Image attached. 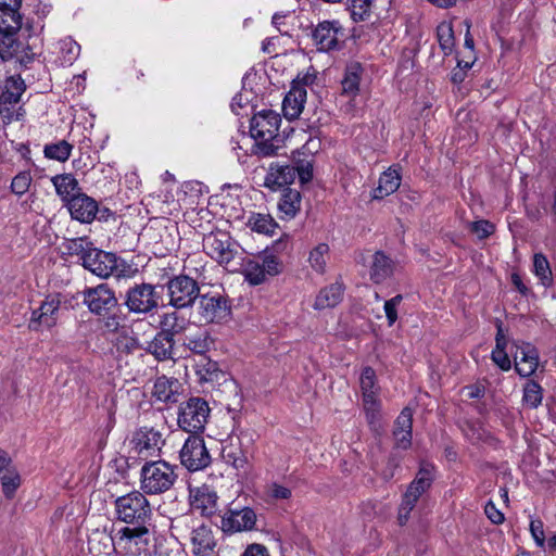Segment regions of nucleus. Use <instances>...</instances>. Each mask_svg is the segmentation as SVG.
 Here are the masks:
<instances>
[{"label": "nucleus", "instance_id": "f257e3e1", "mask_svg": "<svg viewBox=\"0 0 556 556\" xmlns=\"http://www.w3.org/2000/svg\"><path fill=\"white\" fill-rule=\"evenodd\" d=\"M81 294L89 312L100 317L109 330L116 331L126 321L127 315L123 312V304H119L115 292L108 283L86 288Z\"/></svg>", "mask_w": 556, "mask_h": 556}, {"label": "nucleus", "instance_id": "f03ea898", "mask_svg": "<svg viewBox=\"0 0 556 556\" xmlns=\"http://www.w3.org/2000/svg\"><path fill=\"white\" fill-rule=\"evenodd\" d=\"M160 288L161 291L164 288L167 289L168 304L175 309L192 307L201 294L199 282L185 274L168 277L167 281L161 285Z\"/></svg>", "mask_w": 556, "mask_h": 556}, {"label": "nucleus", "instance_id": "7ed1b4c3", "mask_svg": "<svg viewBox=\"0 0 556 556\" xmlns=\"http://www.w3.org/2000/svg\"><path fill=\"white\" fill-rule=\"evenodd\" d=\"M116 519L124 523H148L152 510L146 495L139 491L118 496L114 501Z\"/></svg>", "mask_w": 556, "mask_h": 556}, {"label": "nucleus", "instance_id": "20e7f679", "mask_svg": "<svg viewBox=\"0 0 556 556\" xmlns=\"http://www.w3.org/2000/svg\"><path fill=\"white\" fill-rule=\"evenodd\" d=\"M141 489L146 494L168 491L177 479L174 467L165 460L147 462L140 472Z\"/></svg>", "mask_w": 556, "mask_h": 556}, {"label": "nucleus", "instance_id": "39448f33", "mask_svg": "<svg viewBox=\"0 0 556 556\" xmlns=\"http://www.w3.org/2000/svg\"><path fill=\"white\" fill-rule=\"evenodd\" d=\"M208 403L199 396H192L179 406L177 422L189 434H202L210 416Z\"/></svg>", "mask_w": 556, "mask_h": 556}, {"label": "nucleus", "instance_id": "423d86ee", "mask_svg": "<svg viewBox=\"0 0 556 556\" xmlns=\"http://www.w3.org/2000/svg\"><path fill=\"white\" fill-rule=\"evenodd\" d=\"M160 286L148 282L135 283L125 293L124 303L128 313L150 314L157 309L162 294L157 291Z\"/></svg>", "mask_w": 556, "mask_h": 556}, {"label": "nucleus", "instance_id": "0eeeda50", "mask_svg": "<svg viewBox=\"0 0 556 556\" xmlns=\"http://www.w3.org/2000/svg\"><path fill=\"white\" fill-rule=\"evenodd\" d=\"M179 458L181 465L190 472L202 470L212 462L201 434H189L179 452Z\"/></svg>", "mask_w": 556, "mask_h": 556}, {"label": "nucleus", "instance_id": "6e6552de", "mask_svg": "<svg viewBox=\"0 0 556 556\" xmlns=\"http://www.w3.org/2000/svg\"><path fill=\"white\" fill-rule=\"evenodd\" d=\"M199 314L205 323L226 321L231 316V305L227 295L204 293L199 296Z\"/></svg>", "mask_w": 556, "mask_h": 556}, {"label": "nucleus", "instance_id": "1a4fd4ad", "mask_svg": "<svg viewBox=\"0 0 556 556\" xmlns=\"http://www.w3.org/2000/svg\"><path fill=\"white\" fill-rule=\"evenodd\" d=\"M435 467L433 464L422 460L415 479L407 486L402 498V508L413 510L419 497L430 489L434 481Z\"/></svg>", "mask_w": 556, "mask_h": 556}, {"label": "nucleus", "instance_id": "9d476101", "mask_svg": "<svg viewBox=\"0 0 556 556\" xmlns=\"http://www.w3.org/2000/svg\"><path fill=\"white\" fill-rule=\"evenodd\" d=\"M281 117L273 110H262L255 113L250 121L251 137L255 140L269 138L283 141L279 135Z\"/></svg>", "mask_w": 556, "mask_h": 556}, {"label": "nucleus", "instance_id": "9b49d317", "mask_svg": "<svg viewBox=\"0 0 556 556\" xmlns=\"http://www.w3.org/2000/svg\"><path fill=\"white\" fill-rule=\"evenodd\" d=\"M231 238L226 232H211L203 239L205 253L219 264H229L237 251L233 249Z\"/></svg>", "mask_w": 556, "mask_h": 556}, {"label": "nucleus", "instance_id": "f8f14e48", "mask_svg": "<svg viewBox=\"0 0 556 556\" xmlns=\"http://www.w3.org/2000/svg\"><path fill=\"white\" fill-rule=\"evenodd\" d=\"M118 257L115 253L92 248L84 256L83 266L100 278H108L117 270Z\"/></svg>", "mask_w": 556, "mask_h": 556}, {"label": "nucleus", "instance_id": "ddd939ff", "mask_svg": "<svg viewBox=\"0 0 556 556\" xmlns=\"http://www.w3.org/2000/svg\"><path fill=\"white\" fill-rule=\"evenodd\" d=\"M256 523V514L251 507L229 509L222 516L220 529L224 533L231 534L242 531H251Z\"/></svg>", "mask_w": 556, "mask_h": 556}, {"label": "nucleus", "instance_id": "4468645a", "mask_svg": "<svg viewBox=\"0 0 556 556\" xmlns=\"http://www.w3.org/2000/svg\"><path fill=\"white\" fill-rule=\"evenodd\" d=\"M513 348L515 351L510 353L515 361L516 372L523 378L532 376L539 366L538 349L529 342H522L521 345L513 342Z\"/></svg>", "mask_w": 556, "mask_h": 556}, {"label": "nucleus", "instance_id": "2eb2a0df", "mask_svg": "<svg viewBox=\"0 0 556 556\" xmlns=\"http://www.w3.org/2000/svg\"><path fill=\"white\" fill-rule=\"evenodd\" d=\"M21 27L22 18L0 23V59L2 61H9L18 55L22 43L17 40L16 34Z\"/></svg>", "mask_w": 556, "mask_h": 556}, {"label": "nucleus", "instance_id": "dca6fc26", "mask_svg": "<svg viewBox=\"0 0 556 556\" xmlns=\"http://www.w3.org/2000/svg\"><path fill=\"white\" fill-rule=\"evenodd\" d=\"M339 33H342L339 21H323L312 29L311 36L319 51L328 52L340 48Z\"/></svg>", "mask_w": 556, "mask_h": 556}, {"label": "nucleus", "instance_id": "f3484780", "mask_svg": "<svg viewBox=\"0 0 556 556\" xmlns=\"http://www.w3.org/2000/svg\"><path fill=\"white\" fill-rule=\"evenodd\" d=\"M71 217L81 224H90L97 217L98 202L86 193H76L64 205Z\"/></svg>", "mask_w": 556, "mask_h": 556}, {"label": "nucleus", "instance_id": "a211bd4d", "mask_svg": "<svg viewBox=\"0 0 556 556\" xmlns=\"http://www.w3.org/2000/svg\"><path fill=\"white\" fill-rule=\"evenodd\" d=\"M191 553L193 556H214L217 547V540L212 528L207 525H200L191 531Z\"/></svg>", "mask_w": 556, "mask_h": 556}, {"label": "nucleus", "instance_id": "6ab92c4d", "mask_svg": "<svg viewBox=\"0 0 556 556\" xmlns=\"http://www.w3.org/2000/svg\"><path fill=\"white\" fill-rule=\"evenodd\" d=\"M413 409L404 407L400 415L396 417L393 427V437L395 440L394 447L401 450H408L412 445L413 439Z\"/></svg>", "mask_w": 556, "mask_h": 556}, {"label": "nucleus", "instance_id": "aec40b11", "mask_svg": "<svg viewBox=\"0 0 556 556\" xmlns=\"http://www.w3.org/2000/svg\"><path fill=\"white\" fill-rule=\"evenodd\" d=\"M294 168L290 164L271 163L264 186L276 191L289 187L295 179Z\"/></svg>", "mask_w": 556, "mask_h": 556}, {"label": "nucleus", "instance_id": "412c9836", "mask_svg": "<svg viewBox=\"0 0 556 556\" xmlns=\"http://www.w3.org/2000/svg\"><path fill=\"white\" fill-rule=\"evenodd\" d=\"M299 80L292 81L291 90L282 101V112L288 121L296 119L304 109L306 89L299 86Z\"/></svg>", "mask_w": 556, "mask_h": 556}, {"label": "nucleus", "instance_id": "4be33fe9", "mask_svg": "<svg viewBox=\"0 0 556 556\" xmlns=\"http://www.w3.org/2000/svg\"><path fill=\"white\" fill-rule=\"evenodd\" d=\"M175 339L157 331L149 342L146 351L154 356L157 362L175 359Z\"/></svg>", "mask_w": 556, "mask_h": 556}, {"label": "nucleus", "instance_id": "5701e85b", "mask_svg": "<svg viewBox=\"0 0 556 556\" xmlns=\"http://www.w3.org/2000/svg\"><path fill=\"white\" fill-rule=\"evenodd\" d=\"M60 307V300L48 296L39 307V315L36 318H30L28 328L38 331L40 326L52 328L56 325V313Z\"/></svg>", "mask_w": 556, "mask_h": 556}, {"label": "nucleus", "instance_id": "b1692460", "mask_svg": "<svg viewBox=\"0 0 556 556\" xmlns=\"http://www.w3.org/2000/svg\"><path fill=\"white\" fill-rule=\"evenodd\" d=\"M291 161V166L294 168V174L298 175L300 184L311 182L314 177V154L304 150H296L292 152Z\"/></svg>", "mask_w": 556, "mask_h": 556}, {"label": "nucleus", "instance_id": "393cba45", "mask_svg": "<svg viewBox=\"0 0 556 556\" xmlns=\"http://www.w3.org/2000/svg\"><path fill=\"white\" fill-rule=\"evenodd\" d=\"M179 381L175 378H167L166 376L157 377L153 386V397L156 401L174 404L178 402V388Z\"/></svg>", "mask_w": 556, "mask_h": 556}, {"label": "nucleus", "instance_id": "a878e982", "mask_svg": "<svg viewBox=\"0 0 556 556\" xmlns=\"http://www.w3.org/2000/svg\"><path fill=\"white\" fill-rule=\"evenodd\" d=\"M160 442L164 443V441H162L161 432L147 427L138 429L131 439V443L134 444L138 455H142L144 452H149L151 450L153 451L155 447L160 450Z\"/></svg>", "mask_w": 556, "mask_h": 556}, {"label": "nucleus", "instance_id": "bb28decb", "mask_svg": "<svg viewBox=\"0 0 556 556\" xmlns=\"http://www.w3.org/2000/svg\"><path fill=\"white\" fill-rule=\"evenodd\" d=\"M217 501L216 492L204 486L197 490L191 505L194 509L200 510L202 516L210 518L218 511Z\"/></svg>", "mask_w": 556, "mask_h": 556}, {"label": "nucleus", "instance_id": "cd10ccee", "mask_svg": "<svg viewBox=\"0 0 556 556\" xmlns=\"http://www.w3.org/2000/svg\"><path fill=\"white\" fill-rule=\"evenodd\" d=\"M215 344L214 338L206 329H199L185 336L182 345L190 352L205 355Z\"/></svg>", "mask_w": 556, "mask_h": 556}, {"label": "nucleus", "instance_id": "c85d7f7f", "mask_svg": "<svg viewBox=\"0 0 556 556\" xmlns=\"http://www.w3.org/2000/svg\"><path fill=\"white\" fill-rule=\"evenodd\" d=\"M179 309L164 313L160 316V330L161 332L175 339L176 336L186 331L189 326V319L179 314Z\"/></svg>", "mask_w": 556, "mask_h": 556}, {"label": "nucleus", "instance_id": "c756f323", "mask_svg": "<svg viewBox=\"0 0 556 556\" xmlns=\"http://www.w3.org/2000/svg\"><path fill=\"white\" fill-rule=\"evenodd\" d=\"M495 348L491 353L492 361L504 371L511 368V362L506 352L507 339L504 334L503 323L496 319Z\"/></svg>", "mask_w": 556, "mask_h": 556}, {"label": "nucleus", "instance_id": "7c9ffc66", "mask_svg": "<svg viewBox=\"0 0 556 556\" xmlns=\"http://www.w3.org/2000/svg\"><path fill=\"white\" fill-rule=\"evenodd\" d=\"M24 90L25 83L20 76L9 77L5 80L4 89L0 94V113H2L3 111H9V108L7 105L17 103Z\"/></svg>", "mask_w": 556, "mask_h": 556}, {"label": "nucleus", "instance_id": "2f4dec72", "mask_svg": "<svg viewBox=\"0 0 556 556\" xmlns=\"http://www.w3.org/2000/svg\"><path fill=\"white\" fill-rule=\"evenodd\" d=\"M52 184L55 187L56 194L61 198L63 205L67 204L68 199L81 193V188L77 179L72 174H61L52 177Z\"/></svg>", "mask_w": 556, "mask_h": 556}, {"label": "nucleus", "instance_id": "473e14b6", "mask_svg": "<svg viewBox=\"0 0 556 556\" xmlns=\"http://www.w3.org/2000/svg\"><path fill=\"white\" fill-rule=\"evenodd\" d=\"M343 291V285L339 282L323 288L316 296L314 308L320 311L337 306L342 301Z\"/></svg>", "mask_w": 556, "mask_h": 556}, {"label": "nucleus", "instance_id": "72a5a7b5", "mask_svg": "<svg viewBox=\"0 0 556 556\" xmlns=\"http://www.w3.org/2000/svg\"><path fill=\"white\" fill-rule=\"evenodd\" d=\"M393 274V261L382 251L374 254L370 267V279L375 283H381Z\"/></svg>", "mask_w": 556, "mask_h": 556}, {"label": "nucleus", "instance_id": "f704fd0d", "mask_svg": "<svg viewBox=\"0 0 556 556\" xmlns=\"http://www.w3.org/2000/svg\"><path fill=\"white\" fill-rule=\"evenodd\" d=\"M401 185V175L399 170L389 168L379 178L378 187L374 189V199H383L395 192Z\"/></svg>", "mask_w": 556, "mask_h": 556}, {"label": "nucleus", "instance_id": "c9c22d12", "mask_svg": "<svg viewBox=\"0 0 556 556\" xmlns=\"http://www.w3.org/2000/svg\"><path fill=\"white\" fill-rule=\"evenodd\" d=\"M301 192L296 189L287 187L282 190L278 208L288 218H293L301 208Z\"/></svg>", "mask_w": 556, "mask_h": 556}, {"label": "nucleus", "instance_id": "e433bc0d", "mask_svg": "<svg viewBox=\"0 0 556 556\" xmlns=\"http://www.w3.org/2000/svg\"><path fill=\"white\" fill-rule=\"evenodd\" d=\"M195 374L199 381L203 382H218L224 376L217 362L210 358H204L195 365Z\"/></svg>", "mask_w": 556, "mask_h": 556}, {"label": "nucleus", "instance_id": "4c0bfd02", "mask_svg": "<svg viewBox=\"0 0 556 556\" xmlns=\"http://www.w3.org/2000/svg\"><path fill=\"white\" fill-rule=\"evenodd\" d=\"M247 225L255 232L271 236L278 224L269 214L252 213Z\"/></svg>", "mask_w": 556, "mask_h": 556}, {"label": "nucleus", "instance_id": "58836bf2", "mask_svg": "<svg viewBox=\"0 0 556 556\" xmlns=\"http://www.w3.org/2000/svg\"><path fill=\"white\" fill-rule=\"evenodd\" d=\"M533 271L545 288L553 286L554 279L549 262L543 253H535L533 256Z\"/></svg>", "mask_w": 556, "mask_h": 556}, {"label": "nucleus", "instance_id": "ea45409f", "mask_svg": "<svg viewBox=\"0 0 556 556\" xmlns=\"http://www.w3.org/2000/svg\"><path fill=\"white\" fill-rule=\"evenodd\" d=\"M62 248L63 255H79L81 261L84 262V256L91 251L93 244L92 242L88 241L87 237H80L74 239H65V241L62 243Z\"/></svg>", "mask_w": 556, "mask_h": 556}, {"label": "nucleus", "instance_id": "a19ab883", "mask_svg": "<svg viewBox=\"0 0 556 556\" xmlns=\"http://www.w3.org/2000/svg\"><path fill=\"white\" fill-rule=\"evenodd\" d=\"M362 66L359 63H353L346 67L344 77L341 81L342 90L344 94L355 96L358 92L359 87V72Z\"/></svg>", "mask_w": 556, "mask_h": 556}, {"label": "nucleus", "instance_id": "79ce46f5", "mask_svg": "<svg viewBox=\"0 0 556 556\" xmlns=\"http://www.w3.org/2000/svg\"><path fill=\"white\" fill-rule=\"evenodd\" d=\"M73 146L66 140L45 146L43 154L47 159L65 162L70 159Z\"/></svg>", "mask_w": 556, "mask_h": 556}, {"label": "nucleus", "instance_id": "37998d69", "mask_svg": "<svg viewBox=\"0 0 556 556\" xmlns=\"http://www.w3.org/2000/svg\"><path fill=\"white\" fill-rule=\"evenodd\" d=\"M437 37L444 55H450L455 47V37L452 24L441 23L438 25Z\"/></svg>", "mask_w": 556, "mask_h": 556}, {"label": "nucleus", "instance_id": "c03bdc74", "mask_svg": "<svg viewBox=\"0 0 556 556\" xmlns=\"http://www.w3.org/2000/svg\"><path fill=\"white\" fill-rule=\"evenodd\" d=\"M543 400V389L534 380H529L523 387L522 402L528 407L538 408Z\"/></svg>", "mask_w": 556, "mask_h": 556}, {"label": "nucleus", "instance_id": "a18cd8bd", "mask_svg": "<svg viewBox=\"0 0 556 556\" xmlns=\"http://www.w3.org/2000/svg\"><path fill=\"white\" fill-rule=\"evenodd\" d=\"M244 279L252 286H258L266 280L264 266L255 260H247L243 264Z\"/></svg>", "mask_w": 556, "mask_h": 556}, {"label": "nucleus", "instance_id": "49530a36", "mask_svg": "<svg viewBox=\"0 0 556 556\" xmlns=\"http://www.w3.org/2000/svg\"><path fill=\"white\" fill-rule=\"evenodd\" d=\"M1 485L3 494L7 498H12L15 491L21 484V476L17 470L12 467L1 477Z\"/></svg>", "mask_w": 556, "mask_h": 556}, {"label": "nucleus", "instance_id": "de8ad7c7", "mask_svg": "<svg viewBox=\"0 0 556 556\" xmlns=\"http://www.w3.org/2000/svg\"><path fill=\"white\" fill-rule=\"evenodd\" d=\"M21 5L22 0H0V23L4 24L9 20L22 18Z\"/></svg>", "mask_w": 556, "mask_h": 556}, {"label": "nucleus", "instance_id": "09e8293b", "mask_svg": "<svg viewBox=\"0 0 556 556\" xmlns=\"http://www.w3.org/2000/svg\"><path fill=\"white\" fill-rule=\"evenodd\" d=\"M222 457L226 464L231 465L236 469H243L248 463V458L241 448L225 446L222 451Z\"/></svg>", "mask_w": 556, "mask_h": 556}, {"label": "nucleus", "instance_id": "8fccbe9b", "mask_svg": "<svg viewBox=\"0 0 556 556\" xmlns=\"http://www.w3.org/2000/svg\"><path fill=\"white\" fill-rule=\"evenodd\" d=\"M255 141L253 152L254 154L263 157L277 155L278 150L280 149V143L282 142L269 138H263Z\"/></svg>", "mask_w": 556, "mask_h": 556}, {"label": "nucleus", "instance_id": "3c124183", "mask_svg": "<svg viewBox=\"0 0 556 556\" xmlns=\"http://www.w3.org/2000/svg\"><path fill=\"white\" fill-rule=\"evenodd\" d=\"M372 0H351V17L354 22L365 21L370 14Z\"/></svg>", "mask_w": 556, "mask_h": 556}, {"label": "nucleus", "instance_id": "603ef678", "mask_svg": "<svg viewBox=\"0 0 556 556\" xmlns=\"http://www.w3.org/2000/svg\"><path fill=\"white\" fill-rule=\"evenodd\" d=\"M260 256L262 257V266L266 275L276 276L281 273L282 263L273 253H269V248H266Z\"/></svg>", "mask_w": 556, "mask_h": 556}, {"label": "nucleus", "instance_id": "864d4df0", "mask_svg": "<svg viewBox=\"0 0 556 556\" xmlns=\"http://www.w3.org/2000/svg\"><path fill=\"white\" fill-rule=\"evenodd\" d=\"M329 252L327 243H319L309 253V263L318 273H324L326 266L325 255Z\"/></svg>", "mask_w": 556, "mask_h": 556}, {"label": "nucleus", "instance_id": "5fc2aeb1", "mask_svg": "<svg viewBox=\"0 0 556 556\" xmlns=\"http://www.w3.org/2000/svg\"><path fill=\"white\" fill-rule=\"evenodd\" d=\"M30 182V174L28 172H22L12 179L11 190L17 195H23L28 191Z\"/></svg>", "mask_w": 556, "mask_h": 556}, {"label": "nucleus", "instance_id": "6e6d98bb", "mask_svg": "<svg viewBox=\"0 0 556 556\" xmlns=\"http://www.w3.org/2000/svg\"><path fill=\"white\" fill-rule=\"evenodd\" d=\"M376 383V371L372 367L366 366L363 368L361 374V389L363 391V395L369 397L370 390L374 389Z\"/></svg>", "mask_w": 556, "mask_h": 556}, {"label": "nucleus", "instance_id": "4d7b16f0", "mask_svg": "<svg viewBox=\"0 0 556 556\" xmlns=\"http://www.w3.org/2000/svg\"><path fill=\"white\" fill-rule=\"evenodd\" d=\"M403 301V295L397 294L390 300L384 302V313L388 320V325L391 327L397 320V307Z\"/></svg>", "mask_w": 556, "mask_h": 556}, {"label": "nucleus", "instance_id": "13d9d810", "mask_svg": "<svg viewBox=\"0 0 556 556\" xmlns=\"http://www.w3.org/2000/svg\"><path fill=\"white\" fill-rule=\"evenodd\" d=\"M470 230L476 233L480 240H483L494 233L495 226L486 219H480L471 223Z\"/></svg>", "mask_w": 556, "mask_h": 556}, {"label": "nucleus", "instance_id": "bf43d9fd", "mask_svg": "<svg viewBox=\"0 0 556 556\" xmlns=\"http://www.w3.org/2000/svg\"><path fill=\"white\" fill-rule=\"evenodd\" d=\"M134 528L125 527L119 530L121 539H127L132 541L135 539L142 538L148 534L149 530L147 528V523H131Z\"/></svg>", "mask_w": 556, "mask_h": 556}, {"label": "nucleus", "instance_id": "052dcab7", "mask_svg": "<svg viewBox=\"0 0 556 556\" xmlns=\"http://www.w3.org/2000/svg\"><path fill=\"white\" fill-rule=\"evenodd\" d=\"M530 532L532 534V538L534 539L535 543L540 547H544L545 545V534L543 529V522L538 520H532L530 522Z\"/></svg>", "mask_w": 556, "mask_h": 556}, {"label": "nucleus", "instance_id": "680f3d73", "mask_svg": "<svg viewBox=\"0 0 556 556\" xmlns=\"http://www.w3.org/2000/svg\"><path fill=\"white\" fill-rule=\"evenodd\" d=\"M484 513L494 525H501L505 520L504 514L496 508L495 504L491 500L485 504Z\"/></svg>", "mask_w": 556, "mask_h": 556}, {"label": "nucleus", "instance_id": "e2e57ef3", "mask_svg": "<svg viewBox=\"0 0 556 556\" xmlns=\"http://www.w3.org/2000/svg\"><path fill=\"white\" fill-rule=\"evenodd\" d=\"M269 494L275 500H288L291 497V490L278 483L270 485Z\"/></svg>", "mask_w": 556, "mask_h": 556}, {"label": "nucleus", "instance_id": "0e129e2a", "mask_svg": "<svg viewBox=\"0 0 556 556\" xmlns=\"http://www.w3.org/2000/svg\"><path fill=\"white\" fill-rule=\"evenodd\" d=\"M464 391L467 392V396L469 399H472V400L481 399L485 394V387L481 383H473V384L466 386L464 388Z\"/></svg>", "mask_w": 556, "mask_h": 556}, {"label": "nucleus", "instance_id": "69168bd1", "mask_svg": "<svg viewBox=\"0 0 556 556\" xmlns=\"http://www.w3.org/2000/svg\"><path fill=\"white\" fill-rule=\"evenodd\" d=\"M242 556H269V554L263 544L253 543L248 545Z\"/></svg>", "mask_w": 556, "mask_h": 556}, {"label": "nucleus", "instance_id": "338daca9", "mask_svg": "<svg viewBox=\"0 0 556 556\" xmlns=\"http://www.w3.org/2000/svg\"><path fill=\"white\" fill-rule=\"evenodd\" d=\"M370 396L366 397L363 395L365 408L367 410V416L371 418V420L375 418V414L377 412V402L375 399V393L372 390L369 392Z\"/></svg>", "mask_w": 556, "mask_h": 556}, {"label": "nucleus", "instance_id": "774afa93", "mask_svg": "<svg viewBox=\"0 0 556 556\" xmlns=\"http://www.w3.org/2000/svg\"><path fill=\"white\" fill-rule=\"evenodd\" d=\"M289 235L285 233L278 240L274 241L271 248H269V251H271L273 253L285 252L289 245Z\"/></svg>", "mask_w": 556, "mask_h": 556}]
</instances>
